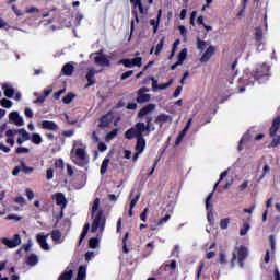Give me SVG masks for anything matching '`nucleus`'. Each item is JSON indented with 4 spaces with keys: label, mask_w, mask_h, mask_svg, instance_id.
I'll return each mask as SVG.
<instances>
[{
    "label": "nucleus",
    "mask_w": 280,
    "mask_h": 280,
    "mask_svg": "<svg viewBox=\"0 0 280 280\" xmlns=\"http://www.w3.org/2000/svg\"><path fill=\"white\" fill-rule=\"evenodd\" d=\"M70 159L79 167L89 165V153H86V144L82 140H73L70 151Z\"/></svg>",
    "instance_id": "nucleus-1"
},
{
    "label": "nucleus",
    "mask_w": 280,
    "mask_h": 280,
    "mask_svg": "<svg viewBox=\"0 0 280 280\" xmlns=\"http://www.w3.org/2000/svg\"><path fill=\"white\" fill-rule=\"evenodd\" d=\"M92 218L94 219L92 223V233H104V226H106V218L104 213L100 211V198H96L92 205Z\"/></svg>",
    "instance_id": "nucleus-2"
},
{
    "label": "nucleus",
    "mask_w": 280,
    "mask_h": 280,
    "mask_svg": "<svg viewBox=\"0 0 280 280\" xmlns=\"http://www.w3.org/2000/svg\"><path fill=\"white\" fill-rule=\"evenodd\" d=\"M156 130V127L147 124L145 122H138L135 127L127 130L125 133L126 139H135L143 137V132H147V135H150V132Z\"/></svg>",
    "instance_id": "nucleus-3"
},
{
    "label": "nucleus",
    "mask_w": 280,
    "mask_h": 280,
    "mask_svg": "<svg viewBox=\"0 0 280 280\" xmlns=\"http://www.w3.org/2000/svg\"><path fill=\"white\" fill-rule=\"evenodd\" d=\"M18 136V143L19 145H23V143H25V141H30V132H27V130L25 129H9L5 132V143H8L9 145L14 147V138Z\"/></svg>",
    "instance_id": "nucleus-4"
},
{
    "label": "nucleus",
    "mask_w": 280,
    "mask_h": 280,
    "mask_svg": "<svg viewBox=\"0 0 280 280\" xmlns=\"http://www.w3.org/2000/svg\"><path fill=\"white\" fill-rule=\"evenodd\" d=\"M248 256V249L245 246L236 247L231 259V268H235V261L238 260L240 267H244V260Z\"/></svg>",
    "instance_id": "nucleus-5"
},
{
    "label": "nucleus",
    "mask_w": 280,
    "mask_h": 280,
    "mask_svg": "<svg viewBox=\"0 0 280 280\" xmlns=\"http://www.w3.org/2000/svg\"><path fill=\"white\" fill-rule=\"evenodd\" d=\"M268 75H270V66L264 63L256 69L254 79L258 80V82H262V80H265V78H268Z\"/></svg>",
    "instance_id": "nucleus-6"
},
{
    "label": "nucleus",
    "mask_w": 280,
    "mask_h": 280,
    "mask_svg": "<svg viewBox=\"0 0 280 280\" xmlns=\"http://www.w3.org/2000/svg\"><path fill=\"white\" fill-rule=\"evenodd\" d=\"M91 58L94 59L95 65H98V67H110L108 58L100 52L92 54Z\"/></svg>",
    "instance_id": "nucleus-7"
},
{
    "label": "nucleus",
    "mask_w": 280,
    "mask_h": 280,
    "mask_svg": "<svg viewBox=\"0 0 280 280\" xmlns=\"http://www.w3.org/2000/svg\"><path fill=\"white\" fill-rule=\"evenodd\" d=\"M143 58L137 57L133 59H122L119 61L120 65H124L127 69H132V67H141Z\"/></svg>",
    "instance_id": "nucleus-8"
},
{
    "label": "nucleus",
    "mask_w": 280,
    "mask_h": 280,
    "mask_svg": "<svg viewBox=\"0 0 280 280\" xmlns=\"http://www.w3.org/2000/svg\"><path fill=\"white\" fill-rule=\"evenodd\" d=\"M172 121H174V118L165 113L159 114L158 117L155 118V124H158L160 128H163L165 124H172Z\"/></svg>",
    "instance_id": "nucleus-9"
},
{
    "label": "nucleus",
    "mask_w": 280,
    "mask_h": 280,
    "mask_svg": "<svg viewBox=\"0 0 280 280\" xmlns=\"http://www.w3.org/2000/svg\"><path fill=\"white\" fill-rule=\"evenodd\" d=\"M1 242L4 246H8V248H16V246L21 244V236L15 234L13 238H2Z\"/></svg>",
    "instance_id": "nucleus-10"
},
{
    "label": "nucleus",
    "mask_w": 280,
    "mask_h": 280,
    "mask_svg": "<svg viewBox=\"0 0 280 280\" xmlns=\"http://www.w3.org/2000/svg\"><path fill=\"white\" fill-rule=\"evenodd\" d=\"M145 150V138L140 137L137 138L136 151L137 153L133 155V161H138L139 154H141Z\"/></svg>",
    "instance_id": "nucleus-11"
},
{
    "label": "nucleus",
    "mask_w": 280,
    "mask_h": 280,
    "mask_svg": "<svg viewBox=\"0 0 280 280\" xmlns=\"http://www.w3.org/2000/svg\"><path fill=\"white\" fill-rule=\"evenodd\" d=\"M47 237H49V234H47V235L37 234L36 235L37 243L39 244L42 250H51V246H49V243H47Z\"/></svg>",
    "instance_id": "nucleus-12"
},
{
    "label": "nucleus",
    "mask_w": 280,
    "mask_h": 280,
    "mask_svg": "<svg viewBox=\"0 0 280 280\" xmlns=\"http://www.w3.org/2000/svg\"><path fill=\"white\" fill-rule=\"evenodd\" d=\"M39 126L43 130H50L51 132H58L59 130L58 124L51 120H43Z\"/></svg>",
    "instance_id": "nucleus-13"
},
{
    "label": "nucleus",
    "mask_w": 280,
    "mask_h": 280,
    "mask_svg": "<svg viewBox=\"0 0 280 280\" xmlns=\"http://www.w3.org/2000/svg\"><path fill=\"white\" fill-rule=\"evenodd\" d=\"M9 120L11 121V124H14V126H23L25 124L23 117L19 114V112L10 113Z\"/></svg>",
    "instance_id": "nucleus-14"
},
{
    "label": "nucleus",
    "mask_w": 280,
    "mask_h": 280,
    "mask_svg": "<svg viewBox=\"0 0 280 280\" xmlns=\"http://www.w3.org/2000/svg\"><path fill=\"white\" fill-rule=\"evenodd\" d=\"M52 200H55L56 205H58V207H60L61 209H65L67 207V198L62 192H57L52 195Z\"/></svg>",
    "instance_id": "nucleus-15"
},
{
    "label": "nucleus",
    "mask_w": 280,
    "mask_h": 280,
    "mask_svg": "<svg viewBox=\"0 0 280 280\" xmlns=\"http://www.w3.org/2000/svg\"><path fill=\"white\" fill-rule=\"evenodd\" d=\"M150 91L148 88H142L138 92V103L144 104V102H150V94H147Z\"/></svg>",
    "instance_id": "nucleus-16"
},
{
    "label": "nucleus",
    "mask_w": 280,
    "mask_h": 280,
    "mask_svg": "<svg viewBox=\"0 0 280 280\" xmlns=\"http://www.w3.org/2000/svg\"><path fill=\"white\" fill-rule=\"evenodd\" d=\"M213 54H215V47H208L207 50L203 52L202 57L200 58V62H209Z\"/></svg>",
    "instance_id": "nucleus-17"
},
{
    "label": "nucleus",
    "mask_w": 280,
    "mask_h": 280,
    "mask_svg": "<svg viewBox=\"0 0 280 280\" xmlns=\"http://www.w3.org/2000/svg\"><path fill=\"white\" fill-rule=\"evenodd\" d=\"M74 65H75V63H73V62H68V63H66V65L62 67V69H61V73H62L63 75H67V77L73 75V71H74V69H75Z\"/></svg>",
    "instance_id": "nucleus-18"
},
{
    "label": "nucleus",
    "mask_w": 280,
    "mask_h": 280,
    "mask_svg": "<svg viewBox=\"0 0 280 280\" xmlns=\"http://www.w3.org/2000/svg\"><path fill=\"white\" fill-rule=\"evenodd\" d=\"M95 73H97V71H95V69H93V68L88 69V73H86L85 78L89 83L86 86H93V84H95Z\"/></svg>",
    "instance_id": "nucleus-19"
},
{
    "label": "nucleus",
    "mask_w": 280,
    "mask_h": 280,
    "mask_svg": "<svg viewBox=\"0 0 280 280\" xmlns=\"http://www.w3.org/2000/svg\"><path fill=\"white\" fill-rule=\"evenodd\" d=\"M51 240L55 244H62L65 242V237H62V232L55 230L51 233Z\"/></svg>",
    "instance_id": "nucleus-20"
},
{
    "label": "nucleus",
    "mask_w": 280,
    "mask_h": 280,
    "mask_svg": "<svg viewBox=\"0 0 280 280\" xmlns=\"http://www.w3.org/2000/svg\"><path fill=\"white\" fill-rule=\"evenodd\" d=\"M161 16H163V10H159L158 13V21L156 20H150V25L153 27V32L154 34H156V32H159V23H161Z\"/></svg>",
    "instance_id": "nucleus-21"
},
{
    "label": "nucleus",
    "mask_w": 280,
    "mask_h": 280,
    "mask_svg": "<svg viewBox=\"0 0 280 280\" xmlns=\"http://www.w3.org/2000/svg\"><path fill=\"white\" fill-rule=\"evenodd\" d=\"M97 233L96 237H93L90 240L89 246L90 248H100V240H102V233L100 234V231L93 232Z\"/></svg>",
    "instance_id": "nucleus-22"
},
{
    "label": "nucleus",
    "mask_w": 280,
    "mask_h": 280,
    "mask_svg": "<svg viewBox=\"0 0 280 280\" xmlns=\"http://www.w3.org/2000/svg\"><path fill=\"white\" fill-rule=\"evenodd\" d=\"M155 108H156L155 104H149L140 110L138 117H145V115H149V113H152V110H154Z\"/></svg>",
    "instance_id": "nucleus-23"
},
{
    "label": "nucleus",
    "mask_w": 280,
    "mask_h": 280,
    "mask_svg": "<svg viewBox=\"0 0 280 280\" xmlns=\"http://www.w3.org/2000/svg\"><path fill=\"white\" fill-rule=\"evenodd\" d=\"M2 90L4 92L5 97H14V88L10 84H3Z\"/></svg>",
    "instance_id": "nucleus-24"
},
{
    "label": "nucleus",
    "mask_w": 280,
    "mask_h": 280,
    "mask_svg": "<svg viewBox=\"0 0 280 280\" xmlns=\"http://www.w3.org/2000/svg\"><path fill=\"white\" fill-rule=\"evenodd\" d=\"M213 191L206 198V211H213Z\"/></svg>",
    "instance_id": "nucleus-25"
},
{
    "label": "nucleus",
    "mask_w": 280,
    "mask_h": 280,
    "mask_svg": "<svg viewBox=\"0 0 280 280\" xmlns=\"http://www.w3.org/2000/svg\"><path fill=\"white\" fill-rule=\"evenodd\" d=\"M108 165H110V159L105 158L101 165V174L104 175L108 172Z\"/></svg>",
    "instance_id": "nucleus-26"
},
{
    "label": "nucleus",
    "mask_w": 280,
    "mask_h": 280,
    "mask_svg": "<svg viewBox=\"0 0 280 280\" xmlns=\"http://www.w3.org/2000/svg\"><path fill=\"white\" fill-rule=\"evenodd\" d=\"M30 139L35 145H40V143H43V137L40 133H33Z\"/></svg>",
    "instance_id": "nucleus-27"
},
{
    "label": "nucleus",
    "mask_w": 280,
    "mask_h": 280,
    "mask_svg": "<svg viewBox=\"0 0 280 280\" xmlns=\"http://www.w3.org/2000/svg\"><path fill=\"white\" fill-rule=\"evenodd\" d=\"M207 221L210 226L215 225V215L213 214V210L207 211Z\"/></svg>",
    "instance_id": "nucleus-28"
},
{
    "label": "nucleus",
    "mask_w": 280,
    "mask_h": 280,
    "mask_svg": "<svg viewBox=\"0 0 280 280\" xmlns=\"http://www.w3.org/2000/svg\"><path fill=\"white\" fill-rule=\"evenodd\" d=\"M73 277V271L71 269H67L61 276L59 277V280H71Z\"/></svg>",
    "instance_id": "nucleus-29"
},
{
    "label": "nucleus",
    "mask_w": 280,
    "mask_h": 280,
    "mask_svg": "<svg viewBox=\"0 0 280 280\" xmlns=\"http://www.w3.org/2000/svg\"><path fill=\"white\" fill-rule=\"evenodd\" d=\"M229 224H231L230 218H223L220 220V229H222L223 231L229 229Z\"/></svg>",
    "instance_id": "nucleus-30"
},
{
    "label": "nucleus",
    "mask_w": 280,
    "mask_h": 280,
    "mask_svg": "<svg viewBox=\"0 0 280 280\" xmlns=\"http://www.w3.org/2000/svg\"><path fill=\"white\" fill-rule=\"evenodd\" d=\"M185 58H187V48H184L178 55V65H183L185 62Z\"/></svg>",
    "instance_id": "nucleus-31"
},
{
    "label": "nucleus",
    "mask_w": 280,
    "mask_h": 280,
    "mask_svg": "<svg viewBox=\"0 0 280 280\" xmlns=\"http://www.w3.org/2000/svg\"><path fill=\"white\" fill-rule=\"evenodd\" d=\"M36 264H38V256H36V255H31V256L27 258V265H28V266H36Z\"/></svg>",
    "instance_id": "nucleus-32"
},
{
    "label": "nucleus",
    "mask_w": 280,
    "mask_h": 280,
    "mask_svg": "<svg viewBox=\"0 0 280 280\" xmlns=\"http://www.w3.org/2000/svg\"><path fill=\"white\" fill-rule=\"evenodd\" d=\"M218 259H219V264L221 265L228 264L229 260L226 259V252H220Z\"/></svg>",
    "instance_id": "nucleus-33"
},
{
    "label": "nucleus",
    "mask_w": 280,
    "mask_h": 280,
    "mask_svg": "<svg viewBox=\"0 0 280 280\" xmlns=\"http://www.w3.org/2000/svg\"><path fill=\"white\" fill-rule=\"evenodd\" d=\"M135 8H138L140 14H143V3H141V0H130Z\"/></svg>",
    "instance_id": "nucleus-34"
},
{
    "label": "nucleus",
    "mask_w": 280,
    "mask_h": 280,
    "mask_svg": "<svg viewBox=\"0 0 280 280\" xmlns=\"http://www.w3.org/2000/svg\"><path fill=\"white\" fill-rule=\"evenodd\" d=\"M89 229H91V225L89 223H86L81 233L80 244H82V240H84V237H86V235L89 233Z\"/></svg>",
    "instance_id": "nucleus-35"
},
{
    "label": "nucleus",
    "mask_w": 280,
    "mask_h": 280,
    "mask_svg": "<svg viewBox=\"0 0 280 280\" xmlns=\"http://www.w3.org/2000/svg\"><path fill=\"white\" fill-rule=\"evenodd\" d=\"M248 231H250V224L245 222L240 231V235L244 236L246 233H248Z\"/></svg>",
    "instance_id": "nucleus-36"
},
{
    "label": "nucleus",
    "mask_w": 280,
    "mask_h": 280,
    "mask_svg": "<svg viewBox=\"0 0 280 280\" xmlns=\"http://www.w3.org/2000/svg\"><path fill=\"white\" fill-rule=\"evenodd\" d=\"M0 104L3 108H12V101L7 100V98H2L0 101Z\"/></svg>",
    "instance_id": "nucleus-37"
},
{
    "label": "nucleus",
    "mask_w": 280,
    "mask_h": 280,
    "mask_svg": "<svg viewBox=\"0 0 280 280\" xmlns=\"http://www.w3.org/2000/svg\"><path fill=\"white\" fill-rule=\"evenodd\" d=\"M33 95L34 97H37V100L33 101V104H43L45 100H47L46 96H38V93L36 92Z\"/></svg>",
    "instance_id": "nucleus-38"
},
{
    "label": "nucleus",
    "mask_w": 280,
    "mask_h": 280,
    "mask_svg": "<svg viewBox=\"0 0 280 280\" xmlns=\"http://www.w3.org/2000/svg\"><path fill=\"white\" fill-rule=\"evenodd\" d=\"M185 135H187V131H182L179 135H178V137H177V139H176V141H175V145H180V143L183 142V140L185 139Z\"/></svg>",
    "instance_id": "nucleus-39"
},
{
    "label": "nucleus",
    "mask_w": 280,
    "mask_h": 280,
    "mask_svg": "<svg viewBox=\"0 0 280 280\" xmlns=\"http://www.w3.org/2000/svg\"><path fill=\"white\" fill-rule=\"evenodd\" d=\"M255 38L258 43L264 38V31L261 28H256Z\"/></svg>",
    "instance_id": "nucleus-40"
},
{
    "label": "nucleus",
    "mask_w": 280,
    "mask_h": 280,
    "mask_svg": "<svg viewBox=\"0 0 280 280\" xmlns=\"http://www.w3.org/2000/svg\"><path fill=\"white\" fill-rule=\"evenodd\" d=\"M174 84V79H171L167 83L160 84L159 91H165V89H170Z\"/></svg>",
    "instance_id": "nucleus-41"
},
{
    "label": "nucleus",
    "mask_w": 280,
    "mask_h": 280,
    "mask_svg": "<svg viewBox=\"0 0 280 280\" xmlns=\"http://www.w3.org/2000/svg\"><path fill=\"white\" fill-rule=\"evenodd\" d=\"M131 201H130V206L129 208L135 209V207H137V202H139V195H136L135 197H130Z\"/></svg>",
    "instance_id": "nucleus-42"
},
{
    "label": "nucleus",
    "mask_w": 280,
    "mask_h": 280,
    "mask_svg": "<svg viewBox=\"0 0 280 280\" xmlns=\"http://www.w3.org/2000/svg\"><path fill=\"white\" fill-rule=\"evenodd\" d=\"M170 214H166L165 217H163L162 219H160L156 223V226H162V224H165L167 222H170Z\"/></svg>",
    "instance_id": "nucleus-43"
},
{
    "label": "nucleus",
    "mask_w": 280,
    "mask_h": 280,
    "mask_svg": "<svg viewBox=\"0 0 280 280\" xmlns=\"http://www.w3.org/2000/svg\"><path fill=\"white\" fill-rule=\"evenodd\" d=\"M152 81V91L156 92L159 91L161 84H159V80H156L155 78H151Z\"/></svg>",
    "instance_id": "nucleus-44"
},
{
    "label": "nucleus",
    "mask_w": 280,
    "mask_h": 280,
    "mask_svg": "<svg viewBox=\"0 0 280 280\" xmlns=\"http://www.w3.org/2000/svg\"><path fill=\"white\" fill-rule=\"evenodd\" d=\"M65 117H66V121H68V124H70L71 126H75V124H78V121H80V119H78V118L71 119L69 114H66Z\"/></svg>",
    "instance_id": "nucleus-45"
},
{
    "label": "nucleus",
    "mask_w": 280,
    "mask_h": 280,
    "mask_svg": "<svg viewBox=\"0 0 280 280\" xmlns=\"http://www.w3.org/2000/svg\"><path fill=\"white\" fill-rule=\"evenodd\" d=\"M226 176H229V171H224L223 173H221L220 180L217 182V184L214 185V191H215V189H218V185H220V182L224 180V178H226Z\"/></svg>",
    "instance_id": "nucleus-46"
},
{
    "label": "nucleus",
    "mask_w": 280,
    "mask_h": 280,
    "mask_svg": "<svg viewBox=\"0 0 280 280\" xmlns=\"http://www.w3.org/2000/svg\"><path fill=\"white\" fill-rule=\"evenodd\" d=\"M73 97H75V95L73 94H68L67 96L63 97L62 102L63 104H71V102H73Z\"/></svg>",
    "instance_id": "nucleus-47"
},
{
    "label": "nucleus",
    "mask_w": 280,
    "mask_h": 280,
    "mask_svg": "<svg viewBox=\"0 0 280 280\" xmlns=\"http://www.w3.org/2000/svg\"><path fill=\"white\" fill-rule=\"evenodd\" d=\"M197 49L205 51V49H207V43L199 39L197 43Z\"/></svg>",
    "instance_id": "nucleus-48"
},
{
    "label": "nucleus",
    "mask_w": 280,
    "mask_h": 280,
    "mask_svg": "<svg viewBox=\"0 0 280 280\" xmlns=\"http://www.w3.org/2000/svg\"><path fill=\"white\" fill-rule=\"evenodd\" d=\"M16 153H18V154H27V153H30V149H27V148H25V147H19V148L16 149Z\"/></svg>",
    "instance_id": "nucleus-49"
},
{
    "label": "nucleus",
    "mask_w": 280,
    "mask_h": 280,
    "mask_svg": "<svg viewBox=\"0 0 280 280\" xmlns=\"http://www.w3.org/2000/svg\"><path fill=\"white\" fill-rule=\"evenodd\" d=\"M161 51H163V39L156 45L155 56H159V54H161Z\"/></svg>",
    "instance_id": "nucleus-50"
},
{
    "label": "nucleus",
    "mask_w": 280,
    "mask_h": 280,
    "mask_svg": "<svg viewBox=\"0 0 280 280\" xmlns=\"http://www.w3.org/2000/svg\"><path fill=\"white\" fill-rule=\"evenodd\" d=\"M135 73V71L129 70L121 75V80H128V78H131V75Z\"/></svg>",
    "instance_id": "nucleus-51"
},
{
    "label": "nucleus",
    "mask_w": 280,
    "mask_h": 280,
    "mask_svg": "<svg viewBox=\"0 0 280 280\" xmlns=\"http://www.w3.org/2000/svg\"><path fill=\"white\" fill-rule=\"evenodd\" d=\"M95 257V252H88L85 254V261H91Z\"/></svg>",
    "instance_id": "nucleus-52"
},
{
    "label": "nucleus",
    "mask_w": 280,
    "mask_h": 280,
    "mask_svg": "<svg viewBox=\"0 0 280 280\" xmlns=\"http://www.w3.org/2000/svg\"><path fill=\"white\" fill-rule=\"evenodd\" d=\"M46 178H47V180H51L54 178V170H51V168L47 170Z\"/></svg>",
    "instance_id": "nucleus-53"
},
{
    "label": "nucleus",
    "mask_w": 280,
    "mask_h": 280,
    "mask_svg": "<svg viewBox=\"0 0 280 280\" xmlns=\"http://www.w3.org/2000/svg\"><path fill=\"white\" fill-rule=\"evenodd\" d=\"M25 117H28L30 119L34 117V112L31 108H25L24 110Z\"/></svg>",
    "instance_id": "nucleus-54"
},
{
    "label": "nucleus",
    "mask_w": 280,
    "mask_h": 280,
    "mask_svg": "<svg viewBox=\"0 0 280 280\" xmlns=\"http://www.w3.org/2000/svg\"><path fill=\"white\" fill-rule=\"evenodd\" d=\"M117 137V129L113 130L107 135V141H110L112 139H115Z\"/></svg>",
    "instance_id": "nucleus-55"
},
{
    "label": "nucleus",
    "mask_w": 280,
    "mask_h": 280,
    "mask_svg": "<svg viewBox=\"0 0 280 280\" xmlns=\"http://www.w3.org/2000/svg\"><path fill=\"white\" fill-rule=\"evenodd\" d=\"M0 150L2 152H4L5 154H9L10 152V147H5V144H3V142H0Z\"/></svg>",
    "instance_id": "nucleus-56"
},
{
    "label": "nucleus",
    "mask_w": 280,
    "mask_h": 280,
    "mask_svg": "<svg viewBox=\"0 0 280 280\" xmlns=\"http://www.w3.org/2000/svg\"><path fill=\"white\" fill-rule=\"evenodd\" d=\"M266 174H270V166L265 165L262 168V175L260 176V179L264 178V176H266Z\"/></svg>",
    "instance_id": "nucleus-57"
},
{
    "label": "nucleus",
    "mask_w": 280,
    "mask_h": 280,
    "mask_svg": "<svg viewBox=\"0 0 280 280\" xmlns=\"http://www.w3.org/2000/svg\"><path fill=\"white\" fill-rule=\"evenodd\" d=\"M86 185V174L82 173L81 174V186L79 187V189L81 187H84Z\"/></svg>",
    "instance_id": "nucleus-58"
},
{
    "label": "nucleus",
    "mask_w": 280,
    "mask_h": 280,
    "mask_svg": "<svg viewBox=\"0 0 280 280\" xmlns=\"http://www.w3.org/2000/svg\"><path fill=\"white\" fill-rule=\"evenodd\" d=\"M25 191L28 200H34V191L32 189H26Z\"/></svg>",
    "instance_id": "nucleus-59"
},
{
    "label": "nucleus",
    "mask_w": 280,
    "mask_h": 280,
    "mask_svg": "<svg viewBox=\"0 0 280 280\" xmlns=\"http://www.w3.org/2000/svg\"><path fill=\"white\" fill-rule=\"evenodd\" d=\"M63 137H73L75 135V131L73 130H66L62 132Z\"/></svg>",
    "instance_id": "nucleus-60"
},
{
    "label": "nucleus",
    "mask_w": 280,
    "mask_h": 280,
    "mask_svg": "<svg viewBox=\"0 0 280 280\" xmlns=\"http://www.w3.org/2000/svg\"><path fill=\"white\" fill-rule=\"evenodd\" d=\"M98 150H100V152H106V150H107L106 144L103 143V142H100L98 143Z\"/></svg>",
    "instance_id": "nucleus-61"
},
{
    "label": "nucleus",
    "mask_w": 280,
    "mask_h": 280,
    "mask_svg": "<svg viewBox=\"0 0 280 280\" xmlns=\"http://www.w3.org/2000/svg\"><path fill=\"white\" fill-rule=\"evenodd\" d=\"M182 91H183V86H178V88L175 90V92H174V94H173V97H178V96L180 95Z\"/></svg>",
    "instance_id": "nucleus-62"
},
{
    "label": "nucleus",
    "mask_w": 280,
    "mask_h": 280,
    "mask_svg": "<svg viewBox=\"0 0 280 280\" xmlns=\"http://www.w3.org/2000/svg\"><path fill=\"white\" fill-rule=\"evenodd\" d=\"M15 202H16L18 205L23 206V205H25V198H23V197H18V198L15 199Z\"/></svg>",
    "instance_id": "nucleus-63"
},
{
    "label": "nucleus",
    "mask_w": 280,
    "mask_h": 280,
    "mask_svg": "<svg viewBox=\"0 0 280 280\" xmlns=\"http://www.w3.org/2000/svg\"><path fill=\"white\" fill-rule=\"evenodd\" d=\"M62 93H65V90H60L59 92L54 94L55 100H60V95H62Z\"/></svg>",
    "instance_id": "nucleus-64"
}]
</instances>
